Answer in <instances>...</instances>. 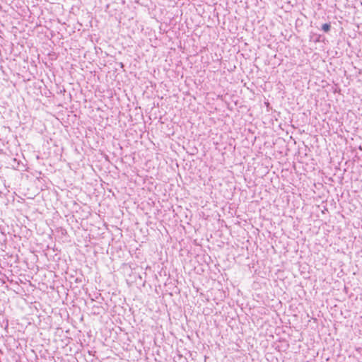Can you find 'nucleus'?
I'll return each mask as SVG.
<instances>
[{"instance_id":"nucleus-1","label":"nucleus","mask_w":362,"mask_h":362,"mask_svg":"<svg viewBox=\"0 0 362 362\" xmlns=\"http://www.w3.org/2000/svg\"><path fill=\"white\" fill-rule=\"evenodd\" d=\"M322 30L324 32H326V33L328 32L330 30V25L328 23L323 24L322 26Z\"/></svg>"}]
</instances>
